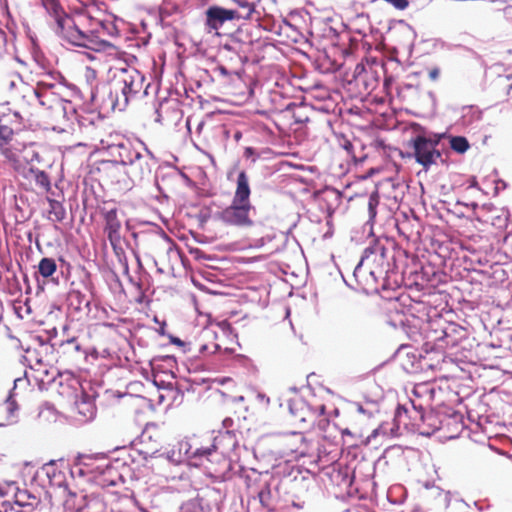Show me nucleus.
<instances>
[{"label":"nucleus","instance_id":"obj_5","mask_svg":"<svg viewBox=\"0 0 512 512\" xmlns=\"http://www.w3.org/2000/svg\"><path fill=\"white\" fill-rule=\"evenodd\" d=\"M410 146L413 148L411 156L415 161L422 165L425 170H428L433 164L436 163L437 159L442 157V154L438 148H436L426 138L422 132L414 136L410 140Z\"/></svg>","mask_w":512,"mask_h":512},{"label":"nucleus","instance_id":"obj_51","mask_svg":"<svg viewBox=\"0 0 512 512\" xmlns=\"http://www.w3.org/2000/svg\"><path fill=\"white\" fill-rule=\"evenodd\" d=\"M324 410H325V407H324V406H321V407H320V414H323V413H324Z\"/></svg>","mask_w":512,"mask_h":512},{"label":"nucleus","instance_id":"obj_52","mask_svg":"<svg viewBox=\"0 0 512 512\" xmlns=\"http://www.w3.org/2000/svg\"><path fill=\"white\" fill-rule=\"evenodd\" d=\"M203 125H204V123H203V122L199 123V125H198V129H201V128L203 127Z\"/></svg>","mask_w":512,"mask_h":512},{"label":"nucleus","instance_id":"obj_20","mask_svg":"<svg viewBox=\"0 0 512 512\" xmlns=\"http://www.w3.org/2000/svg\"><path fill=\"white\" fill-rule=\"evenodd\" d=\"M33 93L37 98L39 104L48 109L53 108L54 104L58 101L56 92L44 93L41 91L39 92V90H33Z\"/></svg>","mask_w":512,"mask_h":512},{"label":"nucleus","instance_id":"obj_29","mask_svg":"<svg viewBox=\"0 0 512 512\" xmlns=\"http://www.w3.org/2000/svg\"><path fill=\"white\" fill-rule=\"evenodd\" d=\"M25 161L31 166H34V163H41V156L38 152L35 150H25L23 155Z\"/></svg>","mask_w":512,"mask_h":512},{"label":"nucleus","instance_id":"obj_56","mask_svg":"<svg viewBox=\"0 0 512 512\" xmlns=\"http://www.w3.org/2000/svg\"><path fill=\"white\" fill-rule=\"evenodd\" d=\"M359 411H360V412H363V411H364V410H363V408H362V406H359Z\"/></svg>","mask_w":512,"mask_h":512},{"label":"nucleus","instance_id":"obj_3","mask_svg":"<svg viewBox=\"0 0 512 512\" xmlns=\"http://www.w3.org/2000/svg\"><path fill=\"white\" fill-rule=\"evenodd\" d=\"M250 195L248 175L245 171H240L231 204L218 213V219L230 226L241 228L253 226L254 222L250 213L254 207L250 202Z\"/></svg>","mask_w":512,"mask_h":512},{"label":"nucleus","instance_id":"obj_38","mask_svg":"<svg viewBox=\"0 0 512 512\" xmlns=\"http://www.w3.org/2000/svg\"><path fill=\"white\" fill-rule=\"evenodd\" d=\"M439 76V70L438 69H432L430 72H429V77L430 79L432 80H436Z\"/></svg>","mask_w":512,"mask_h":512},{"label":"nucleus","instance_id":"obj_35","mask_svg":"<svg viewBox=\"0 0 512 512\" xmlns=\"http://www.w3.org/2000/svg\"><path fill=\"white\" fill-rule=\"evenodd\" d=\"M385 1L400 10H403L406 7H408V4H409L408 0H385Z\"/></svg>","mask_w":512,"mask_h":512},{"label":"nucleus","instance_id":"obj_24","mask_svg":"<svg viewBox=\"0 0 512 512\" xmlns=\"http://www.w3.org/2000/svg\"><path fill=\"white\" fill-rule=\"evenodd\" d=\"M457 328L454 325H448L441 331V336L436 338L437 341H442L446 346H454L457 339L452 337V332H456Z\"/></svg>","mask_w":512,"mask_h":512},{"label":"nucleus","instance_id":"obj_2","mask_svg":"<svg viewBox=\"0 0 512 512\" xmlns=\"http://www.w3.org/2000/svg\"><path fill=\"white\" fill-rule=\"evenodd\" d=\"M46 9L53 14L55 33L68 43L94 51H99L108 44L99 38V30L97 28L89 31L80 29L74 18L64 13L56 1L51 0L46 5Z\"/></svg>","mask_w":512,"mask_h":512},{"label":"nucleus","instance_id":"obj_48","mask_svg":"<svg viewBox=\"0 0 512 512\" xmlns=\"http://www.w3.org/2000/svg\"><path fill=\"white\" fill-rule=\"evenodd\" d=\"M102 29H105L106 28V25L103 23V22H98L97 23Z\"/></svg>","mask_w":512,"mask_h":512},{"label":"nucleus","instance_id":"obj_13","mask_svg":"<svg viewBox=\"0 0 512 512\" xmlns=\"http://www.w3.org/2000/svg\"><path fill=\"white\" fill-rule=\"evenodd\" d=\"M288 409L295 420L300 423L311 422L315 416V411L300 397L289 399Z\"/></svg>","mask_w":512,"mask_h":512},{"label":"nucleus","instance_id":"obj_11","mask_svg":"<svg viewBox=\"0 0 512 512\" xmlns=\"http://www.w3.org/2000/svg\"><path fill=\"white\" fill-rule=\"evenodd\" d=\"M139 150L138 143L133 145L129 140H123L108 146L109 154L114 158V161L124 166H128L132 162Z\"/></svg>","mask_w":512,"mask_h":512},{"label":"nucleus","instance_id":"obj_57","mask_svg":"<svg viewBox=\"0 0 512 512\" xmlns=\"http://www.w3.org/2000/svg\"><path fill=\"white\" fill-rule=\"evenodd\" d=\"M0 426H2V424H0Z\"/></svg>","mask_w":512,"mask_h":512},{"label":"nucleus","instance_id":"obj_55","mask_svg":"<svg viewBox=\"0 0 512 512\" xmlns=\"http://www.w3.org/2000/svg\"><path fill=\"white\" fill-rule=\"evenodd\" d=\"M238 399H239V401H243V400H244V397H243V396H240Z\"/></svg>","mask_w":512,"mask_h":512},{"label":"nucleus","instance_id":"obj_44","mask_svg":"<svg viewBox=\"0 0 512 512\" xmlns=\"http://www.w3.org/2000/svg\"><path fill=\"white\" fill-rule=\"evenodd\" d=\"M402 411L406 413V409L402 408L401 406H398L396 411V417L400 416Z\"/></svg>","mask_w":512,"mask_h":512},{"label":"nucleus","instance_id":"obj_53","mask_svg":"<svg viewBox=\"0 0 512 512\" xmlns=\"http://www.w3.org/2000/svg\"><path fill=\"white\" fill-rule=\"evenodd\" d=\"M74 341H75V339H74V338H71V339H70V340H68L67 342H68V343H72V342H74Z\"/></svg>","mask_w":512,"mask_h":512},{"label":"nucleus","instance_id":"obj_27","mask_svg":"<svg viewBox=\"0 0 512 512\" xmlns=\"http://www.w3.org/2000/svg\"><path fill=\"white\" fill-rule=\"evenodd\" d=\"M160 456H165V458L174 465H179L184 462L181 456V452L178 449V445L174 446L172 449L166 453L161 454Z\"/></svg>","mask_w":512,"mask_h":512},{"label":"nucleus","instance_id":"obj_28","mask_svg":"<svg viewBox=\"0 0 512 512\" xmlns=\"http://www.w3.org/2000/svg\"><path fill=\"white\" fill-rule=\"evenodd\" d=\"M179 512H204V510L198 499H191L182 504Z\"/></svg>","mask_w":512,"mask_h":512},{"label":"nucleus","instance_id":"obj_19","mask_svg":"<svg viewBox=\"0 0 512 512\" xmlns=\"http://www.w3.org/2000/svg\"><path fill=\"white\" fill-rule=\"evenodd\" d=\"M57 271V264L53 258L44 257L38 263V273L43 278L51 277Z\"/></svg>","mask_w":512,"mask_h":512},{"label":"nucleus","instance_id":"obj_42","mask_svg":"<svg viewBox=\"0 0 512 512\" xmlns=\"http://www.w3.org/2000/svg\"><path fill=\"white\" fill-rule=\"evenodd\" d=\"M265 241H266V238H264V237H262L260 239H257L256 243H255V246L260 248V247L264 246Z\"/></svg>","mask_w":512,"mask_h":512},{"label":"nucleus","instance_id":"obj_26","mask_svg":"<svg viewBox=\"0 0 512 512\" xmlns=\"http://www.w3.org/2000/svg\"><path fill=\"white\" fill-rule=\"evenodd\" d=\"M259 501L265 508L272 507V492L269 485H265L258 493Z\"/></svg>","mask_w":512,"mask_h":512},{"label":"nucleus","instance_id":"obj_6","mask_svg":"<svg viewBox=\"0 0 512 512\" xmlns=\"http://www.w3.org/2000/svg\"><path fill=\"white\" fill-rule=\"evenodd\" d=\"M138 146L140 150L128 165L127 170V174L133 182H141L145 179H149L152 173V167L156 163L153 154L143 142L139 141Z\"/></svg>","mask_w":512,"mask_h":512},{"label":"nucleus","instance_id":"obj_10","mask_svg":"<svg viewBox=\"0 0 512 512\" xmlns=\"http://www.w3.org/2000/svg\"><path fill=\"white\" fill-rule=\"evenodd\" d=\"M238 13L218 5H212L205 11V25L209 32L219 31L226 22L236 20Z\"/></svg>","mask_w":512,"mask_h":512},{"label":"nucleus","instance_id":"obj_47","mask_svg":"<svg viewBox=\"0 0 512 512\" xmlns=\"http://www.w3.org/2000/svg\"><path fill=\"white\" fill-rule=\"evenodd\" d=\"M507 93H508L509 95H511V94H512V84L508 86V88H507Z\"/></svg>","mask_w":512,"mask_h":512},{"label":"nucleus","instance_id":"obj_37","mask_svg":"<svg viewBox=\"0 0 512 512\" xmlns=\"http://www.w3.org/2000/svg\"><path fill=\"white\" fill-rule=\"evenodd\" d=\"M504 16L508 19H512V5H508L503 9Z\"/></svg>","mask_w":512,"mask_h":512},{"label":"nucleus","instance_id":"obj_50","mask_svg":"<svg viewBox=\"0 0 512 512\" xmlns=\"http://www.w3.org/2000/svg\"><path fill=\"white\" fill-rule=\"evenodd\" d=\"M289 390H290V391H292V392H294V393H296V392H297V388H296V387H290V388H289Z\"/></svg>","mask_w":512,"mask_h":512},{"label":"nucleus","instance_id":"obj_54","mask_svg":"<svg viewBox=\"0 0 512 512\" xmlns=\"http://www.w3.org/2000/svg\"><path fill=\"white\" fill-rule=\"evenodd\" d=\"M21 379H15L14 381V385L16 386L17 382L20 381Z\"/></svg>","mask_w":512,"mask_h":512},{"label":"nucleus","instance_id":"obj_25","mask_svg":"<svg viewBox=\"0 0 512 512\" xmlns=\"http://www.w3.org/2000/svg\"><path fill=\"white\" fill-rule=\"evenodd\" d=\"M379 194L377 191L373 192L369 196L368 200V214H369V220L368 223H371L374 221L376 215H377V207L379 205Z\"/></svg>","mask_w":512,"mask_h":512},{"label":"nucleus","instance_id":"obj_21","mask_svg":"<svg viewBox=\"0 0 512 512\" xmlns=\"http://www.w3.org/2000/svg\"><path fill=\"white\" fill-rule=\"evenodd\" d=\"M450 148L459 154H464L469 148L470 144L464 136H449Z\"/></svg>","mask_w":512,"mask_h":512},{"label":"nucleus","instance_id":"obj_15","mask_svg":"<svg viewBox=\"0 0 512 512\" xmlns=\"http://www.w3.org/2000/svg\"><path fill=\"white\" fill-rule=\"evenodd\" d=\"M421 419L422 426L419 429L420 434L423 436H431L441 428V421L438 415L433 411L422 414Z\"/></svg>","mask_w":512,"mask_h":512},{"label":"nucleus","instance_id":"obj_31","mask_svg":"<svg viewBox=\"0 0 512 512\" xmlns=\"http://www.w3.org/2000/svg\"><path fill=\"white\" fill-rule=\"evenodd\" d=\"M56 88V84L55 83H51V82H46V81H38L37 84H36V87L33 88V90H39V92H48V93H52V92H55L54 89Z\"/></svg>","mask_w":512,"mask_h":512},{"label":"nucleus","instance_id":"obj_41","mask_svg":"<svg viewBox=\"0 0 512 512\" xmlns=\"http://www.w3.org/2000/svg\"><path fill=\"white\" fill-rule=\"evenodd\" d=\"M217 71H219V73H220L221 75H223V76H228V75L230 74V73H229V71H228V69H227L226 67H224V66H219V67L217 68Z\"/></svg>","mask_w":512,"mask_h":512},{"label":"nucleus","instance_id":"obj_43","mask_svg":"<svg viewBox=\"0 0 512 512\" xmlns=\"http://www.w3.org/2000/svg\"><path fill=\"white\" fill-rule=\"evenodd\" d=\"M478 183L475 177H472L469 181V187H477Z\"/></svg>","mask_w":512,"mask_h":512},{"label":"nucleus","instance_id":"obj_12","mask_svg":"<svg viewBox=\"0 0 512 512\" xmlns=\"http://www.w3.org/2000/svg\"><path fill=\"white\" fill-rule=\"evenodd\" d=\"M103 217L105 221L104 232L106 233L111 246L116 249L121 241V221L118 219L117 209L112 208L104 211Z\"/></svg>","mask_w":512,"mask_h":512},{"label":"nucleus","instance_id":"obj_36","mask_svg":"<svg viewBox=\"0 0 512 512\" xmlns=\"http://www.w3.org/2000/svg\"><path fill=\"white\" fill-rule=\"evenodd\" d=\"M6 403L8 405V412L9 414H13L14 411L18 408L17 407V404L14 400H12V396L11 394L8 396V398L6 399Z\"/></svg>","mask_w":512,"mask_h":512},{"label":"nucleus","instance_id":"obj_18","mask_svg":"<svg viewBox=\"0 0 512 512\" xmlns=\"http://www.w3.org/2000/svg\"><path fill=\"white\" fill-rule=\"evenodd\" d=\"M34 507L31 503H25L20 500L14 502L5 501L0 506V512H33Z\"/></svg>","mask_w":512,"mask_h":512},{"label":"nucleus","instance_id":"obj_16","mask_svg":"<svg viewBox=\"0 0 512 512\" xmlns=\"http://www.w3.org/2000/svg\"><path fill=\"white\" fill-rule=\"evenodd\" d=\"M229 3L231 6L227 8L238 13L236 20H248L255 11L254 3L248 0H230Z\"/></svg>","mask_w":512,"mask_h":512},{"label":"nucleus","instance_id":"obj_17","mask_svg":"<svg viewBox=\"0 0 512 512\" xmlns=\"http://www.w3.org/2000/svg\"><path fill=\"white\" fill-rule=\"evenodd\" d=\"M140 445L143 447L138 451L143 455L144 459L154 457L159 452V444L152 440V436L147 432H143L140 436Z\"/></svg>","mask_w":512,"mask_h":512},{"label":"nucleus","instance_id":"obj_7","mask_svg":"<svg viewBox=\"0 0 512 512\" xmlns=\"http://www.w3.org/2000/svg\"><path fill=\"white\" fill-rule=\"evenodd\" d=\"M237 445L238 441L234 432H220L213 438L212 443L207 445L210 464L212 465L224 460L225 456L234 451Z\"/></svg>","mask_w":512,"mask_h":512},{"label":"nucleus","instance_id":"obj_4","mask_svg":"<svg viewBox=\"0 0 512 512\" xmlns=\"http://www.w3.org/2000/svg\"><path fill=\"white\" fill-rule=\"evenodd\" d=\"M393 249L394 242L391 239L387 237L373 239L364 249L359 262L367 268L375 269L376 274L387 276L390 260L394 259Z\"/></svg>","mask_w":512,"mask_h":512},{"label":"nucleus","instance_id":"obj_22","mask_svg":"<svg viewBox=\"0 0 512 512\" xmlns=\"http://www.w3.org/2000/svg\"><path fill=\"white\" fill-rule=\"evenodd\" d=\"M29 172L34 175L35 182L38 186L46 190L50 189L51 182L48 174L45 171L31 166L29 168Z\"/></svg>","mask_w":512,"mask_h":512},{"label":"nucleus","instance_id":"obj_39","mask_svg":"<svg viewBox=\"0 0 512 512\" xmlns=\"http://www.w3.org/2000/svg\"><path fill=\"white\" fill-rule=\"evenodd\" d=\"M8 493V485L0 483V497L5 496Z\"/></svg>","mask_w":512,"mask_h":512},{"label":"nucleus","instance_id":"obj_9","mask_svg":"<svg viewBox=\"0 0 512 512\" xmlns=\"http://www.w3.org/2000/svg\"><path fill=\"white\" fill-rule=\"evenodd\" d=\"M177 445L184 462H187L190 466L211 469L207 445L199 446L188 440L180 441Z\"/></svg>","mask_w":512,"mask_h":512},{"label":"nucleus","instance_id":"obj_49","mask_svg":"<svg viewBox=\"0 0 512 512\" xmlns=\"http://www.w3.org/2000/svg\"><path fill=\"white\" fill-rule=\"evenodd\" d=\"M156 113H157V118H156V121L157 122H160V113L158 110H156Z\"/></svg>","mask_w":512,"mask_h":512},{"label":"nucleus","instance_id":"obj_40","mask_svg":"<svg viewBox=\"0 0 512 512\" xmlns=\"http://www.w3.org/2000/svg\"><path fill=\"white\" fill-rule=\"evenodd\" d=\"M170 339L173 344H176L178 346L184 345V342L178 337L171 336Z\"/></svg>","mask_w":512,"mask_h":512},{"label":"nucleus","instance_id":"obj_30","mask_svg":"<svg viewBox=\"0 0 512 512\" xmlns=\"http://www.w3.org/2000/svg\"><path fill=\"white\" fill-rule=\"evenodd\" d=\"M424 135H426L427 139H430L431 143L437 148L440 144L441 140L448 137L446 133H435L429 131H423Z\"/></svg>","mask_w":512,"mask_h":512},{"label":"nucleus","instance_id":"obj_45","mask_svg":"<svg viewBox=\"0 0 512 512\" xmlns=\"http://www.w3.org/2000/svg\"><path fill=\"white\" fill-rule=\"evenodd\" d=\"M352 147H353V145H352V143H350V142H347V143L344 145V148H345L346 150H348V151H349Z\"/></svg>","mask_w":512,"mask_h":512},{"label":"nucleus","instance_id":"obj_34","mask_svg":"<svg viewBox=\"0 0 512 512\" xmlns=\"http://www.w3.org/2000/svg\"><path fill=\"white\" fill-rule=\"evenodd\" d=\"M244 157L247 159H251V161L255 163L259 157V154L253 147H246L244 150Z\"/></svg>","mask_w":512,"mask_h":512},{"label":"nucleus","instance_id":"obj_8","mask_svg":"<svg viewBox=\"0 0 512 512\" xmlns=\"http://www.w3.org/2000/svg\"><path fill=\"white\" fill-rule=\"evenodd\" d=\"M375 269L367 268L359 262L353 271V276L360 288L367 294L378 293L380 287L385 289L386 275H378Z\"/></svg>","mask_w":512,"mask_h":512},{"label":"nucleus","instance_id":"obj_14","mask_svg":"<svg viewBox=\"0 0 512 512\" xmlns=\"http://www.w3.org/2000/svg\"><path fill=\"white\" fill-rule=\"evenodd\" d=\"M76 410L81 418L79 420L83 423L89 422L94 419L96 415V406L92 396L82 392L79 399L75 401Z\"/></svg>","mask_w":512,"mask_h":512},{"label":"nucleus","instance_id":"obj_33","mask_svg":"<svg viewBox=\"0 0 512 512\" xmlns=\"http://www.w3.org/2000/svg\"><path fill=\"white\" fill-rule=\"evenodd\" d=\"M220 349V346L216 343H213L212 345L202 344L199 346V353L205 354V353H211L214 354Z\"/></svg>","mask_w":512,"mask_h":512},{"label":"nucleus","instance_id":"obj_1","mask_svg":"<svg viewBox=\"0 0 512 512\" xmlns=\"http://www.w3.org/2000/svg\"><path fill=\"white\" fill-rule=\"evenodd\" d=\"M144 82V75L134 67L116 69L110 81L101 88L103 96L107 95V98L103 97V103L113 110H125L129 102L147 94Z\"/></svg>","mask_w":512,"mask_h":512},{"label":"nucleus","instance_id":"obj_46","mask_svg":"<svg viewBox=\"0 0 512 512\" xmlns=\"http://www.w3.org/2000/svg\"><path fill=\"white\" fill-rule=\"evenodd\" d=\"M99 93H100L99 89H97L96 93H92V99L95 100L98 97Z\"/></svg>","mask_w":512,"mask_h":512},{"label":"nucleus","instance_id":"obj_32","mask_svg":"<svg viewBox=\"0 0 512 512\" xmlns=\"http://www.w3.org/2000/svg\"><path fill=\"white\" fill-rule=\"evenodd\" d=\"M12 136V129L8 126L0 125V144L7 143Z\"/></svg>","mask_w":512,"mask_h":512},{"label":"nucleus","instance_id":"obj_23","mask_svg":"<svg viewBox=\"0 0 512 512\" xmlns=\"http://www.w3.org/2000/svg\"><path fill=\"white\" fill-rule=\"evenodd\" d=\"M50 207L51 209L49 211V214L51 215V219L53 221L61 222L65 219L66 210L60 202L56 200H51Z\"/></svg>","mask_w":512,"mask_h":512}]
</instances>
